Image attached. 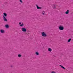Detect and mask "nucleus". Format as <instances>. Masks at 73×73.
<instances>
[{
	"label": "nucleus",
	"mask_w": 73,
	"mask_h": 73,
	"mask_svg": "<svg viewBox=\"0 0 73 73\" xmlns=\"http://www.w3.org/2000/svg\"><path fill=\"white\" fill-rule=\"evenodd\" d=\"M59 29L60 31H63L64 29V27L63 26L60 25L58 26Z\"/></svg>",
	"instance_id": "1"
},
{
	"label": "nucleus",
	"mask_w": 73,
	"mask_h": 73,
	"mask_svg": "<svg viewBox=\"0 0 73 73\" xmlns=\"http://www.w3.org/2000/svg\"><path fill=\"white\" fill-rule=\"evenodd\" d=\"M41 34L42 36H43V37H47V35H46V33H45L44 32H42L41 33Z\"/></svg>",
	"instance_id": "2"
},
{
	"label": "nucleus",
	"mask_w": 73,
	"mask_h": 73,
	"mask_svg": "<svg viewBox=\"0 0 73 73\" xmlns=\"http://www.w3.org/2000/svg\"><path fill=\"white\" fill-rule=\"evenodd\" d=\"M21 29L22 32H27V29L23 27Z\"/></svg>",
	"instance_id": "3"
},
{
	"label": "nucleus",
	"mask_w": 73,
	"mask_h": 73,
	"mask_svg": "<svg viewBox=\"0 0 73 73\" xmlns=\"http://www.w3.org/2000/svg\"><path fill=\"white\" fill-rule=\"evenodd\" d=\"M3 20L4 21H8V20H7V19H6V17H5V16H4L3 15Z\"/></svg>",
	"instance_id": "4"
},
{
	"label": "nucleus",
	"mask_w": 73,
	"mask_h": 73,
	"mask_svg": "<svg viewBox=\"0 0 73 73\" xmlns=\"http://www.w3.org/2000/svg\"><path fill=\"white\" fill-rule=\"evenodd\" d=\"M19 24L20 25V27H24V23H21V22H19Z\"/></svg>",
	"instance_id": "5"
},
{
	"label": "nucleus",
	"mask_w": 73,
	"mask_h": 73,
	"mask_svg": "<svg viewBox=\"0 0 73 73\" xmlns=\"http://www.w3.org/2000/svg\"><path fill=\"white\" fill-rule=\"evenodd\" d=\"M36 8H37V9H41V7L39 6H38V5H36Z\"/></svg>",
	"instance_id": "6"
},
{
	"label": "nucleus",
	"mask_w": 73,
	"mask_h": 73,
	"mask_svg": "<svg viewBox=\"0 0 73 73\" xmlns=\"http://www.w3.org/2000/svg\"><path fill=\"white\" fill-rule=\"evenodd\" d=\"M0 32L1 33H4L5 32V31H4V30L3 29H1L0 30Z\"/></svg>",
	"instance_id": "7"
},
{
	"label": "nucleus",
	"mask_w": 73,
	"mask_h": 73,
	"mask_svg": "<svg viewBox=\"0 0 73 73\" xmlns=\"http://www.w3.org/2000/svg\"><path fill=\"white\" fill-rule=\"evenodd\" d=\"M3 15L6 18L7 17V14L5 13H3Z\"/></svg>",
	"instance_id": "8"
},
{
	"label": "nucleus",
	"mask_w": 73,
	"mask_h": 73,
	"mask_svg": "<svg viewBox=\"0 0 73 73\" xmlns=\"http://www.w3.org/2000/svg\"><path fill=\"white\" fill-rule=\"evenodd\" d=\"M5 27L6 28H7V29H8V28H9V25H8L7 24L5 25Z\"/></svg>",
	"instance_id": "9"
},
{
	"label": "nucleus",
	"mask_w": 73,
	"mask_h": 73,
	"mask_svg": "<svg viewBox=\"0 0 73 73\" xmlns=\"http://www.w3.org/2000/svg\"><path fill=\"white\" fill-rule=\"evenodd\" d=\"M69 10H67L65 12V14L68 15V14H69Z\"/></svg>",
	"instance_id": "10"
},
{
	"label": "nucleus",
	"mask_w": 73,
	"mask_h": 73,
	"mask_svg": "<svg viewBox=\"0 0 73 73\" xmlns=\"http://www.w3.org/2000/svg\"><path fill=\"white\" fill-rule=\"evenodd\" d=\"M59 66H61V68H62L63 69H64V70L65 69V67H64L63 66L61 65H59Z\"/></svg>",
	"instance_id": "11"
},
{
	"label": "nucleus",
	"mask_w": 73,
	"mask_h": 73,
	"mask_svg": "<svg viewBox=\"0 0 73 73\" xmlns=\"http://www.w3.org/2000/svg\"><path fill=\"white\" fill-rule=\"evenodd\" d=\"M53 9H55L56 8V5H53Z\"/></svg>",
	"instance_id": "12"
},
{
	"label": "nucleus",
	"mask_w": 73,
	"mask_h": 73,
	"mask_svg": "<svg viewBox=\"0 0 73 73\" xmlns=\"http://www.w3.org/2000/svg\"><path fill=\"white\" fill-rule=\"evenodd\" d=\"M35 54L37 55V56H38L39 55V53L38 52H35Z\"/></svg>",
	"instance_id": "13"
},
{
	"label": "nucleus",
	"mask_w": 73,
	"mask_h": 73,
	"mask_svg": "<svg viewBox=\"0 0 73 73\" xmlns=\"http://www.w3.org/2000/svg\"><path fill=\"white\" fill-rule=\"evenodd\" d=\"M48 50L49 52H51L52 51V49L51 48H49L48 49Z\"/></svg>",
	"instance_id": "14"
},
{
	"label": "nucleus",
	"mask_w": 73,
	"mask_h": 73,
	"mask_svg": "<svg viewBox=\"0 0 73 73\" xmlns=\"http://www.w3.org/2000/svg\"><path fill=\"white\" fill-rule=\"evenodd\" d=\"M72 40V39L71 38H69L68 40V42H70V41H71V40Z\"/></svg>",
	"instance_id": "15"
},
{
	"label": "nucleus",
	"mask_w": 73,
	"mask_h": 73,
	"mask_svg": "<svg viewBox=\"0 0 73 73\" xmlns=\"http://www.w3.org/2000/svg\"><path fill=\"white\" fill-rule=\"evenodd\" d=\"M45 13V11H42V15H44Z\"/></svg>",
	"instance_id": "16"
},
{
	"label": "nucleus",
	"mask_w": 73,
	"mask_h": 73,
	"mask_svg": "<svg viewBox=\"0 0 73 73\" xmlns=\"http://www.w3.org/2000/svg\"><path fill=\"white\" fill-rule=\"evenodd\" d=\"M21 56H21L20 54H19L18 55V57H21Z\"/></svg>",
	"instance_id": "17"
},
{
	"label": "nucleus",
	"mask_w": 73,
	"mask_h": 73,
	"mask_svg": "<svg viewBox=\"0 0 73 73\" xmlns=\"http://www.w3.org/2000/svg\"><path fill=\"white\" fill-rule=\"evenodd\" d=\"M20 2V3H23V1L21 0H19Z\"/></svg>",
	"instance_id": "18"
},
{
	"label": "nucleus",
	"mask_w": 73,
	"mask_h": 73,
	"mask_svg": "<svg viewBox=\"0 0 73 73\" xmlns=\"http://www.w3.org/2000/svg\"><path fill=\"white\" fill-rule=\"evenodd\" d=\"M51 73H56L54 71H52Z\"/></svg>",
	"instance_id": "19"
},
{
	"label": "nucleus",
	"mask_w": 73,
	"mask_h": 73,
	"mask_svg": "<svg viewBox=\"0 0 73 73\" xmlns=\"http://www.w3.org/2000/svg\"><path fill=\"white\" fill-rule=\"evenodd\" d=\"M29 35V33H28L27 34V35Z\"/></svg>",
	"instance_id": "20"
},
{
	"label": "nucleus",
	"mask_w": 73,
	"mask_h": 73,
	"mask_svg": "<svg viewBox=\"0 0 73 73\" xmlns=\"http://www.w3.org/2000/svg\"><path fill=\"white\" fill-rule=\"evenodd\" d=\"M13 66H12V65H11V67H13Z\"/></svg>",
	"instance_id": "21"
},
{
	"label": "nucleus",
	"mask_w": 73,
	"mask_h": 73,
	"mask_svg": "<svg viewBox=\"0 0 73 73\" xmlns=\"http://www.w3.org/2000/svg\"><path fill=\"white\" fill-rule=\"evenodd\" d=\"M26 34H27V33H26Z\"/></svg>",
	"instance_id": "22"
}]
</instances>
